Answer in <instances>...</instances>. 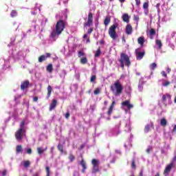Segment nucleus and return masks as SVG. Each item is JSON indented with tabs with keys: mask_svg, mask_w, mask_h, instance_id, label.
<instances>
[{
	"mask_svg": "<svg viewBox=\"0 0 176 176\" xmlns=\"http://www.w3.org/2000/svg\"><path fill=\"white\" fill-rule=\"evenodd\" d=\"M51 56H52V54H50V53H46L45 55L47 60V58H50Z\"/></svg>",
	"mask_w": 176,
	"mask_h": 176,
	"instance_id": "49530a36",
	"label": "nucleus"
},
{
	"mask_svg": "<svg viewBox=\"0 0 176 176\" xmlns=\"http://www.w3.org/2000/svg\"><path fill=\"white\" fill-rule=\"evenodd\" d=\"M11 17H16L17 16V12L16 10H12L10 13Z\"/></svg>",
	"mask_w": 176,
	"mask_h": 176,
	"instance_id": "58836bf2",
	"label": "nucleus"
},
{
	"mask_svg": "<svg viewBox=\"0 0 176 176\" xmlns=\"http://www.w3.org/2000/svg\"><path fill=\"white\" fill-rule=\"evenodd\" d=\"M138 89H139V91H142V85H138Z\"/></svg>",
	"mask_w": 176,
	"mask_h": 176,
	"instance_id": "6e6d98bb",
	"label": "nucleus"
},
{
	"mask_svg": "<svg viewBox=\"0 0 176 176\" xmlns=\"http://www.w3.org/2000/svg\"><path fill=\"white\" fill-rule=\"evenodd\" d=\"M83 56H85V52L82 51H79L78 53V57L80 58V57H82Z\"/></svg>",
	"mask_w": 176,
	"mask_h": 176,
	"instance_id": "79ce46f5",
	"label": "nucleus"
},
{
	"mask_svg": "<svg viewBox=\"0 0 176 176\" xmlns=\"http://www.w3.org/2000/svg\"><path fill=\"white\" fill-rule=\"evenodd\" d=\"M153 122H151L150 124H146L144 127V133H149L151 129H154Z\"/></svg>",
	"mask_w": 176,
	"mask_h": 176,
	"instance_id": "4468645a",
	"label": "nucleus"
},
{
	"mask_svg": "<svg viewBox=\"0 0 176 176\" xmlns=\"http://www.w3.org/2000/svg\"><path fill=\"white\" fill-rule=\"evenodd\" d=\"M120 65L122 69H124V65L126 67H130L131 65V61H130V57L129 55L124 53L120 54V58L119 59Z\"/></svg>",
	"mask_w": 176,
	"mask_h": 176,
	"instance_id": "f03ea898",
	"label": "nucleus"
},
{
	"mask_svg": "<svg viewBox=\"0 0 176 176\" xmlns=\"http://www.w3.org/2000/svg\"><path fill=\"white\" fill-rule=\"evenodd\" d=\"M148 8H149V2L147 1V2L144 3V4H143V9L146 10Z\"/></svg>",
	"mask_w": 176,
	"mask_h": 176,
	"instance_id": "4c0bfd02",
	"label": "nucleus"
},
{
	"mask_svg": "<svg viewBox=\"0 0 176 176\" xmlns=\"http://www.w3.org/2000/svg\"><path fill=\"white\" fill-rule=\"evenodd\" d=\"M6 174H8V170H4L2 172V175H3V176H6Z\"/></svg>",
	"mask_w": 176,
	"mask_h": 176,
	"instance_id": "864d4df0",
	"label": "nucleus"
},
{
	"mask_svg": "<svg viewBox=\"0 0 176 176\" xmlns=\"http://www.w3.org/2000/svg\"><path fill=\"white\" fill-rule=\"evenodd\" d=\"M109 23H111V19L108 16H106L104 21V24L107 27Z\"/></svg>",
	"mask_w": 176,
	"mask_h": 176,
	"instance_id": "bb28decb",
	"label": "nucleus"
},
{
	"mask_svg": "<svg viewBox=\"0 0 176 176\" xmlns=\"http://www.w3.org/2000/svg\"><path fill=\"white\" fill-rule=\"evenodd\" d=\"M161 74H162L163 76H164V78H167V74H166V72L162 71V72H161Z\"/></svg>",
	"mask_w": 176,
	"mask_h": 176,
	"instance_id": "3c124183",
	"label": "nucleus"
},
{
	"mask_svg": "<svg viewBox=\"0 0 176 176\" xmlns=\"http://www.w3.org/2000/svg\"><path fill=\"white\" fill-rule=\"evenodd\" d=\"M166 72H168V74H170V72H171V69H170V67H168Z\"/></svg>",
	"mask_w": 176,
	"mask_h": 176,
	"instance_id": "bf43d9fd",
	"label": "nucleus"
},
{
	"mask_svg": "<svg viewBox=\"0 0 176 176\" xmlns=\"http://www.w3.org/2000/svg\"><path fill=\"white\" fill-rule=\"evenodd\" d=\"M24 133H25V130L22 129H19L15 132V138L16 141H21L23 140Z\"/></svg>",
	"mask_w": 176,
	"mask_h": 176,
	"instance_id": "423d86ee",
	"label": "nucleus"
},
{
	"mask_svg": "<svg viewBox=\"0 0 176 176\" xmlns=\"http://www.w3.org/2000/svg\"><path fill=\"white\" fill-rule=\"evenodd\" d=\"M29 86H30V80H27L25 81H23L21 84V89L24 91L26 89H28Z\"/></svg>",
	"mask_w": 176,
	"mask_h": 176,
	"instance_id": "9b49d317",
	"label": "nucleus"
},
{
	"mask_svg": "<svg viewBox=\"0 0 176 176\" xmlns=\"http://www.w3.org/2000/svg\"><path fill=\"white\" fill-rule=\"evenodd\" d=\"M69 159L70 160V162L72 163L75 160V156L72 154H69Z\"/></svg>",
	"mask_w": 176,
	"mask_h": 176,
	"instance_id": "c9c22d12",
	"label": "nucleus"
},
{
	"mask_svg": "<svg viewBox=\"0 0 176 176\" xmlns=\"http://www.w3.org/2000/svg\"><path fill=\"white\" fill-rule=\"evenodd\" d=\"M92 167V174H97L100 173V161L97 159H93L91 160Z\"/></svg>",
	"mask_w": 176,
	"mask_h": 176,
	"instance_id": "39448f33",
	"label": "nucleus"
},
{
	"mask_svg": "<svg viewBox=\"0 0 176 176\" xmlns=\"http://www.w3.org/2000/svg\"><path fill=\"white\" fill-rule=\"evenodd\" d=\"M93 31H94L93 28H89V29L88 30L87 34H89L90 35V34H91V32H93Z\"/></svg>",
	"mask_w": 176,
	"mask_h": 176,
	"instance_id": "8fccbe9b",
	"label": "nucleus"
},
{
	"mask_svg": "<svg viewBox=\"0 0 176 176\" xmlns=\"http://www.w3.org/2000/svg\"><path fill=\"white\" fill-rule=\"evenodd\" d=\"M31 166V162L29 160H26L23 162V166L25 168H28Z\"/></svg>",
	"mask_w": 176,
	"mask_h": 176,
	"instance_id": "393cba45",
	"label": "nucleus"
},
{
	"mask_svg": "<svg viewBox=\"0 0 176 176\" xmlns=\"http://www.w3.org/2000/svg\"><path fill=\"white\" fill-rule=\"evenodd\" d=\"M115 104H116V102L113 100L109 107V110L107 111L108 116H111V115H112V112H113V109L115 108Z\"/></svg>",
	"mask_w": 176,
	"mask_h": 176,
	"instance_id": "ddd939ff",
	"label": "nucleus"
},
{
	"mask_svg": "<svg viewBox=\"0 0 176 176\" xmlns=\"http://www.w3.org/2000/svg\"><path fill=\"white\" fill-rule=\"evenodd\" d=\"M101 54V47H99L95 54V57H100Z\"/></svg>",
	"mask_w": 176,
	"mask_h": 176,
	"instance_id": "c756f323",
	"label": "nucleus"
},
{
	"mask_svg": "<svg viewBox=\"0 0 176 176\" xmlns=\"http://www.w3.org/2000/svg\"><path fill=\"white\" fill-rule=\"evenodd\" d=\"M135 5L138 6V8H140L141 6V0H135Z\"/></svg>",
	"mask_w": 176,
	"mask_h": 176,
	"instance_id": "37998d69",
	"label": "nucleus"
},
{
	"mask_svg": "<svg viewBox=\"0 0 176 176\" xmlns=\"http://www.w3.org/2000/svg\"><path fill=\"white\" fill-rule=\"evenodd\" d=\"M100 92H101V89H100V88H96V89L94 90V94H95L96 96L98 95V94L100 93Z\"/></svg>",
	"mask_w": 176,
	"mask_h": 176,
	"instance_id": "ea45409f",
	"label": "nucleus"
},
{
	"mask_svg": "<svg viewBox=\"0 0 176 176\" xmlns=\"http://www.w3.org/2000/svg\"><path fill=\"white\" fill-rule=\"evenodd\" d=\"M80 63L83 64V65L87 64V58H86V57L81 58Z\"/></svg>",
	"mask_w": 176,
	"mask_h": 176,
	"instance_id": "473e14b6",
	"label": "nucleus"
},
{
	"mask_svg": "<svg viewBox=\"0 0 176 176\" xmlns=\"http://www.w3.org/2000/svg\"><path fill=\"white\" fill-rule=\"evenodd\" d=\"M125 32L126 35H131V34H133V27L131 26V25L128 24L126 25Z\"/></svg>",
	"mask_w": 176,
	"mask_h": 176,
	"instance_id": "f8f14e48",
	"label": "nucleus"
},
{
	"mask_svg": "<svg viewBox=\"0 0 176 176\" xmlns=\"http://www.w3.org/2000/svg\"><path fill=\"white\" fill-rule=\"evenodd\" d=\"M173 162H176V155L173 157Z\"/></svg>",
	"mask_w": 176,
	"mask_h": 176,
	"instance_id": "774afa93",
	"label": "nucleus"
},
{
	"mask_svg": "<svg viewBox=\"0 0 176 176\" xmlns=\"http://www.w3.org/2000/svg\"><path fill=\"white\" fill-rule=\"evenodd\" d=\"M157 67V65L156 64V63H153L150 65V69H152L153 71H154V69H156Z\"/></svg>",
	"mask_w": 176,
	"mask_h": 176,
	"instance_id": "2f4dec72",
	"label": "nucleus"
},
{
	"mask_svg": "<svg viewBox=\"0 0 176 176\" xmlns=\"http://www.w3.org/2000/svg\"><path fill=\"white\" fill-rule=\"evenodd\" d=\"M152 149V148H151V146H149L147 149H146V153H151V150Z\"/></svg>",
	"mask_w": 176,
	"mask_h": 176,
	"instance_id": "5fc2aeb1",
	"label": "nucleus"
},
{
	"mask_svg": "<svg viewBox=\"0 0 176 176\" xmlns=\"http://www.w3.org/2000/svg\"><path fill=\"white\" fill-rule=\"evenodd\" d=\"M33 176H39V175L38 173H34Z\"/></svg>",
	"mask_w": 176,
	"mask_h": 176,
	"instance_id": "338daca9",
	"label": "nucleus"
},
{
	"mask_svg": "<svg viewBox=\"0 0 176 176\" xmlns=\"http://www.w3.org/2000/svg\"><path fill=\"white\" fill-rule=\"evenodd\" d=\"M104 107H107V105H108V100H105L104 102Z\"/></svg>",
	"mask_w": 176,
	"mask_h": 176,
	"instance_id": "052dcab7",
	"label": "nucleus"
},
{
	"mask_svg": "<svg viewBox=\"0 0 176 176\" xmlns=\"http://www.w3.org/2000/svg\"><path fill=\"white\" fill-rule=\"evenodd\" d=\"M82 160L80 162V166L82 167V173L85 174L86 173V170L87 169V166H86V161L83 159V156L81 155Z\"/></svg>",
	"mask_w": 176,
	"mask_h": 176,
	"instance_id": "9d476101",
	"label": "nucleus"
},
{
	"mask_svg": "<svg viewBox=\"0 0 176 176\" xmlns=\"http://www.w3.org/2000/svg\"><path fill=\"white\" fill-rule=\"evenodd\" d=\"M65 28V22L63 20H59L56 23L55 29L50 34L51 38L54 39V38L58 36V35H61Z\"/></svg>",
	"mask_w": 176,
	"mask_h": 176,
	"instance_id": "f257e3e1",
	"label": "nucleus"
},
{
	"mask_svg": "<svg viewBox=\"0 0 176 176\" xmlns=\"http://www.w3.org/2000/svg\"><path fill=\"white\" fill-rule=\"evenodd\" d=\"M122 107H127L128 109H131L134 106L130 104V100H125L122 102Z\"/></svg>",
	"mask_w": 176,
	"mask_h": 176,
	"instance_id": "2eb2a0df",
	"label": "nucleus"
},
{
	"mask_svg": "<svg viewBox=\"0 0 176 176\" xmlns=\"http://www.w3.org/2000/svg\"><path fill=\"white\" fill-rule=\"evenodd\" d=\"M135 56L136 60L140 61L144 58V56H145V51L140 52V48H138L135 50Z\"/></svg>",
	"mask_w": 176,
	"mask_h": 176,
	"instance_id": "0eeeda50",
	"label": "nucleus"
},
{
	"mask_svg": "<svg viewBox=\"0 0 176 176\" xmlns=\"http://www.w3.org/2000/svg\"><path fill=\"white\" fill-rule=\"evenodd\" d=\"M139 175H140V176L144 175V171L141 170V171L140 172V173H139Z\"/></svg>",
	"mask_w": 176,
	"mask_h": 176,
	"instance_id": "680f3d73",
	"label": "nucleus"
},
{
	"mask_svg": "<svg viewBox=\"0 0 176 176\" xmlns=\"http://www.w3.org/2000/svg\"><path fill=\"white\" fill-rule=\"evenodd\" d=\"M155 35H156V30H155L153 28H151L149 31L150 39H153V36H155Z\"/></svg>",
	"mask_w": 176,
	"mask_h": 176,
	"instance_id": "6ab92c4d",
	"label": "nucleus"
},
{
	"mask_svg": "<svg viewBox=\"0 0 176 176\" xmlns=\"http://www.w3.org/2000/svg\"><path fill=\"white\" fill-rule=\"evenodd\" d=\"M27 153L28 155H31V153H32V148H28L27 149Z\"/></svg>",
	"mask_w": 176,
	"mask_h": 176,
	"instance_id": "09e8293b",
	"label": "nucleus"
},
{
	"mask_svg": "<svg viewBox=\"0 0 176 176\" xmlns=\"http://www.w3.org/2000/svg\"><path fill=\"white\" fill-rule=\"evenodd\" d=\"M91 111H94L96 109V105L91 106Z\"/></svg>",
	"mask_w": 176,
	"mask_h": 176,
	"instance_id": "13d9d810",
	"label": "nucleus"
},
{
	"mask_svg": "<svg viewBox=\"0 0 176 176\" xmlns=\"http://www.w3.org/2000/svg\"><path fill=\"white\" fill-rule=\"evenodd\" d=\"M46 69H47V72H50V73L53 72V65L52 64H49L47 66Z\"/></svg>",
	"mask_w": 176,
	"mask_h": 176,
	"instance_id": "b1692460",
	"label": "nucleus"
},
{
	"mask_svg": "<svg viewBox=\"0 0 176 176\" xmlns=\"http://www.w3.org/2000/svg\"><path fill=\"white\" fill-rule=\"evenodd\" d=\"M172 133L176 134V124L174 125L173 129H172Z\"/></svg>",
	"mask_w": 176,
	"mask_h": 176,
	"instance_id": "de8ad7c7",
	"label": "nucleus"
},
{
	"mask_svg": "<svg viewBox=\"0 0 176 176\" xmlns=\"http://www.w3.org/2000/svg\"><path fill=\"white\" fill-rule=\"evenodd\" d=\"M118 23H114L109 28V35L113 41L118 39V34H116V28H118Z\"/></svg>",
	"mask_w": 176,
	"mask_h": 176,
	"instance_id": "20e7f679",
	"label": "nucleus"
},
{
	"mask_svg": "<svg viewBox=\"0 0 176 176\" xmlns=\"http://www.w3.org/2000/svg\"><path fill=\"white\" fill-rule=\"evenodd\" d=\"M155 176H160V173L159 172H157Z\"/></svg>",
	"mask_w": 176,
	"mask_h": 176,
	"instance_id": "69168bd1",
	"label": "nucleus"
},
{
	"mask_svg": "<svg viewBox=\"0 0 176 176\" xmlns=\"http://www.w3.org/2000/svg\"><path fill=\"white\" fill-rule=\"evenodd\" d=\"M71 116V114L69 113V111H67L65 115V117L66 119H69V117Z\"/></svg>",
	"mask_w": 176,
	"mask_h": 176,
	"instance_id": "a18cd8bd",
	"label": "nucleus"
},
{
	"mask_svg": "<svg viewBox=\"0 0 176 176\" xmlns=\"http://www.w3.org/2000/svg\"><path fill=\"white\" fill-rule=\"evenodd\" d=\"M160 125L162 126V127H166L167 126V120L164 118H162L160 120Z\"/></svg>",
	"mask_w": 176,
	"mask_h": 176,
	"instance_id": "4be33fe9",
	"label": "nucleus"
},
{
	"mask_svg": "<svg viewBox=\"0 0 176 176\" xmlns=\"http://www.w3.org/2000/svg\"><path fill=\"white\" fill-rule=\"evenodd\" d=\"M173 166H174V163L173 162L168 164L164 170V175H166V176L168 175V174H170V172L173 169Z\"/></svg>",
	"mask_w": 176,
	"mask_h": 176,
	"instance_id": "1a4fd4ad",
	"label": "nucleus"
},
{
	"mask_svg": "<svg viewBox=\"0 0 176 176\" xmlns=\"http://www.w3.org/2000/svg\"><path fill=\"white\" fill-rule=\"evenodd\" d=\"M122 21L124 23H130V16H129V14L125 13L122 16Z\"/></svg>",
	"mask_w": 176,
	"mask_h": 176,
	"instance_id": "dca6fc26",
	"label": "nucleus"
},
{
	"mask_svg": "<svg viewBox=\"0 0 176 176\" xmlns=\"http://www.w3.org/2000/svg\"><path fill=\"white\" fill-rule=\"evenodd\" d=\"M16 153H21L23 152V146L21 145L16 146Z\"/></svg>",
	"mask_w": 176,
	"mask_h": 176,
	"instance_id": "5701e85b",
	"label": "nucleus"
},
{
	"mask_svg": "<svg viewBox=\"0 0 176 176\" xmlns=\"http://www.w3.org/2000/svg\"><path fill=\"white\" fill-rule=\"evenodd\" d=\"M37 152L39 155H42V153H43V152H45V150L42 149V148H41V147H38Z\"/></svg>",
	"mask_w": 176,
	"mask_h": 176,
	"instance_id": "e433bc0d",
	"label": "nucleus"
},
{
	"mask_svg": "<svg viewBox=\"0 0 176 176\" xmlns=\"http://www.w3.org/2000/svg\"><path fill=\"white\" fill-rule=\"evenodd\" d=\"M167 98H171V95L166 94V95H163L162 98V102H166L167 101Z\"/></svg>",
	"mask_w": 176,
	"mask_h": 176,
	"instance_id": "412c9836",
	"label": "nucleus"
},
{
	"mask_svg": "<svg viewBox=\"0 0 176 176\" xmlns=\"http://www.w3.org/2000/svg\"><path fill=\"white\" fill-rule=\"evenodd\" d=\"M33 101L34 102H36L38 101V97L37 96H35L34 98H33Z\"/></svg>",
	"mask_w": 176,
	"mask_h": 176,
	"instance_id": "4d7b16f0",
	"label": "nucleus"
},
{
	"mask_svg": "<svg viewBox=\"0 0 176 176\" xmlns=\"http://www.w3.org/2000/svg\"><path fill=\"white\" fill-rule=\"evenodd\" d=\"M57 107V100L55 99L52 100V103L50 105V111H53Z\"/></svg>",
	"mask_w": 176,
	"mask_h": 176,
	"instance_id": "f3484780",
	"label": "nucleus"
},
{
	"mask_svg": "<svg viewBox=\"0 0 176 176\" xmlns=\"http://www.w3.org/2000/svg\"><path fill=\"white\" fill-rule=\"evenodd\" d=\"M25 125V121L23 120L21 121V124H20V128L22 130H24V126Z\"/></svg>",
	"mask_w": 176,
	"mask_h": 176,
	"instance_id": "a19ab883",
	"label": "nucleus"
},
{
	"mask_svg": "<svg viewBox=\"0 0 176 176\" xmlns=\"http://www.w3.org/2000/svg\"><path fill=\"white\" fill-rule=\"evenodd\" d=\"M47 90V100H49V98H50V96H52V90H53V88L50 85H48Z\"/></svg>",
	"mask_w": 176,
	"mask_h": 176,
	"instance_id": "aec40b11",
	"label": "nucleus"
},
{
	"mask_svg": "<svg viewBox=\"0 0 176 176\" xmlns=\"http://www.w3.org/2000/svg\"><path fill=\"white\" fill-rule=\"evenodd\" d=\"M90 25H93V13L89 12L88 14V20L87 23H84V27H90Z\"/></svg>",
	"mask_w": 176,
	"mask_h": 176,
	"instance_id": "6e6552de",
	"label": "nucleus"
},
{
	"mask_svg": "<svg viewBox=\"0 0 176 176\" xmlns=\"http://www.w3.org/2000/svg\"><path fill=\"white\" fill-rule=\"evenodd\" d=\"M46 56L45 55H41L38 57V63H43V61H46Z\"/></svg>",
	"mask_w": 176,
	"mask_h": 176,
	"instance_id": "a878e982",
	"label": "nucleus"
},
{
	"mask_svg": "<svg viewBox=\"0 0 176 176\" xmlns=\"http://www.w3.org/2000/svg\"><path fill=\"white\" fill-rule=\"evenodd\" d=\"M100 45H105V41L104 39H102L99 41Z\"/></svg>",
	"mask_w": 176,
	"mask_h": 176,
	"instance_id": "603ef678",
	"label": "nucleus"
},
{
	"mask_svg": "<svg viewBox=\"0 0 176 176\" xmlns=\"http://www.w3.org/2000/svg\"><path fill=\"white\" fill-rule=\"evenodd\" d=\"M110 89L113 93H115V96H120L123 93V85L119 80L116 81L113 85H111Z\"/></svg>",
	"mask_w": 176,
	"mask_h": 176,
	"instance_id": "7ed1b4c3",
	"label": "nucleus"
},
{
	"mask_svg": "<svg viewBox=\"0 0 176 176\" xmlns=\"http://www.w3.org/2000/svg\"><path fill=\"white\" fill-rule=\"evenodd\" d=\"M131 168H133V170H135L137 168V166L135 165V160H132L131 164Z\"/></svg>",
	"mask_w": 176,
	"mask_h": 176,
	"instance_id": "7c9ffc66",
	"label": "nucleus"
},
{
	"mask_svg": "<svg viewBox=\"0 0 176 176\" xmlns=\"http://www.w3.org/2000/svg\"><path fill=\"white\" fill-rule=\"evenodd\" d=\"M57 148L60 153H64V147L63 146V144H58Z\"/></svg>",
	"mask_w": 176,
	"mask_h": 176,
	"instance_id": "cd10ccee",
	"label": "nucleus"
},
{
	"mask_svg": "<svg viewBox=\"0 0 176 176\" xmlns=\"http://www.w3.org/2000/svg\"><path fill=\"white\" fill-rule=\"evenodd\" d=\"M170 81H166L164 83L162 84V86H164V87H167V86H170Z\"/></svg>",
	"mask_w": 176,
	"mask_h": 176,
	"instance_id": "c03bdc74",
	"label": "nucleus"
},
{
	"mask_svg": "<svg viewBox=\"0 0 176 176\" xmlns=\"http://www.w3.org/2000/svg\"><path fill=\"white\" fill-rule=\"evenodd\" d=\"M115 162H116L115 158H113V160L110 162V163H115Z\"/></svg>",
	"mask_w": 176,
	"mask_h": 176,
	"instance_id": "0e129e2a",
	"label": "nucleus"
},
{
	"mask_svg": "<svg viewBox=\"0 0 176 176\" xmlns=\"http://www.w3.org/2000/svg\"><path fill=\"white\" fill-rule=\"evenodd\" d=\"M86 38H87V34H85L83 35V38H84V39H86Z\"/></svg>",
	"mask_w": 176,
	"mask_h": 176,
	"instance_id": "e2e57ef3",
	"label": "nucleus"
},
{
	"mask_svg": "<svg viewBox=\"0 0 176 176\" xmlns=\"http://www.w3.org/2000/svg\"><path fill=\"white\" fill-rule=\"evenodd\" d=\"M96 79H97V76L96 75L91 76V78H90L91 83H96Z\"/></svg>",
	"mask_w": 176,
	"mask_h": 176,
	"instance_id": "72a5a7b5",
	"label": "nucleus"
},
{
	"mask_svg": "<svg viewBox=\"0 0 176 176\" xmlns=\"http://www.w3.org/2000/svg\"><path fill=\"white\" fill-rule=\"evenodd\" d=\"M155 43L157 46H158L159 49H162V47L163 46V44L162 43L161 40H156Z\"/></svg>",
	"mask_w": 176,
	"mask_h": 176,
	"instance_id": "c85d7f7f",
	"label": "nucleus"
},
{
	"mask_svg": "<svg viewBox=\"0 0 176 176\" xmlns=\"http://www.w3.org/2000/svg\"><path fill=\"white\" fill-rule=\"evenodd\" d=\"M138 43L140 45V46H144V43H145V38L142 36L138 38Z\"/></svg>",
	"mask_w": 176,
	"mask_h": 176,
	"instance_id": "a211bd4d",
	"label": "nucleus"
},
{
	"mask_svg": "<svg viewBox=\"0 0 176 176\" xmlns=\"http://www.w3.org/2000/svg\"><path fill=\"white\" fill-rule=\"evenodd\" d=\"M46 176H50V168L49 166L45 167Z\"/></svg>",
	"mask_w": 176,
	"mask_h": 176,
	"instance_id": "f704fd0d",
	"label": "nucleus"
}]
</instances>
